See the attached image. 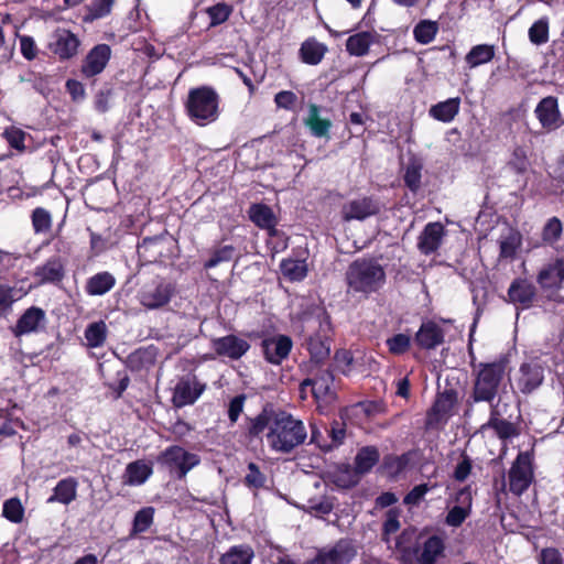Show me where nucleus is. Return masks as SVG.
<instances>
[{"mask_svg": "<svg viewBox=\"0 0 564 564\" xmlns=\"http://www.w3.org/2000/svg\"><path fill=\"white\" fill-rule=\"evenodd\" d=\"M357 555L352 543L341 539L329 549H322L307 564H349Z\"/></svg>", "mask_w": 564, "mask_h": 564, "instance_id": "16", "label": "nucleus"}, {"mask_svg": "<svg viewBox=\"0 0 564 564\" xmlns=\"http://www.w3.org/2000/svg\"><path fill=\"white\" fill-rule=\"evenodd\" d=\"M188 119L199 127L214 123L220 116V96L208 85L191 88L184 101Z\"/></svg>", "mask_w": 564, "mask_h": 564, "instance_id": "4", "label": "nucleus"}, {"mask_svg": "<svg viewBox=\"0 0 564 564\" xmlns=\"http://www.w3.org/2000/svg\"><path fill=\"white\" fill-rule=\"evenodd\" d=\"M45 323V311L39 306H31L18 318L12 332L14 336L20 337L25 334L39 332L40 327L44 326Z\"/></svg>", "mask_w": 564, "mask_h": 564, "instance_id": "27", "label": "nucleus"}, {"mask_svg": "<svg viewBox=\"0 0 564 564\" xmlns=\"http://www.w3.org/2000/svg\"><path fill=\"white\" fill-rule=\"evenodd\" d=\"M246 400L247 395L245 393H240L229 401L227 414L231 425L236 424L240 415L243 413Z\"/></svg>", "mask_w": 564, "mask_h": 564, "instance_id": "62", "label": "nucleus"}, {"mask_svg": "<svg viewBox=\"0 0 564 564\" xmlns=\"http://www.w3.org/2000/svg\"><path fill=\"white\" fill-rule=\"evenodd\" d=\"M509 404L503 402L502 398L497 400V403L489 408V419L482 429H491L495 431L499 440L506 441L519 435V430L516 423L511 422L503 416L507 414Z\"/></svg>", "mask_w": 564, "mask_h": 564, "instance_id": "12", "label": "nucleus"}, {"mask_svg": "<svg viewBox=\"0 0 564 564\" xmlns=\"http://www.w3.org/2000/svg\"><path fill=\"white\" fill-rule=\"evenodd\" d=\"M470 352V367L473 368V382L465 400L464 416L470 417L477 403H486L491 408L501 398L500 389L506 377L510 376V356L500 355L497 359L476 364V357Z\"/></svg>", "mask_w": 564, "mask_h": 564, "instance_id": "1", "label": "nucleus"}, {"mask_svg": "<svg viewBox=\"0 0 564 564\" xmlns=\"http://www.w3.org/2000/svg\"><path fill=\"white\" fill-rule=\"evenodd\" d=\"M31 224L35 235H46L53 226L52 214L44 207H36L31 213Z\"/></svg>", "mask_w": 564, "mask_h": 564, "instance_id": "47", "label": "nucleus"}, {"mask_svg": "<svg viewBox=\"0 0 564 564\" xmlns=\"http://www.w3.org/2000/svg\"><path fill=\"white\" fill-rule=\"evenodd\" d=\"M267 477L260 470L256 463L248 464V474L243 478V484L251 489H260L265 486Z\"/></svg>", "mask_w": 564, "mask_h": 564, "instance_id": "58", "label": "nucleus"}, {"mask_svg": "<svg viewBox=\"0 0 564 564\" xmlns=\"http://www.w3.org/2000/svg\"><path fill=\"white\" fill-rule=\"evenodd\" d=\"M438 32V24L435 21L422 20L413 30L414 39L420 44L431 43Z\"/></svg>", "mask_w": 564, "mask_h": 564, "instance_id": "50", "label": "nucleus"}, {"mask_svg": "<svg viewBox=\"0 0 564 564\" xmlns=\"http://www.w3.org/2000/svg\"><path fill=\"white\" fill-rule=\"evenodd\" d=\"M34 275L40 283H59L65 276V268L59 257H52L42 265L36 267Z\"/></svg>", "mask_w": 564, "mask_h": 564, "instance_id": "32", "label": "nucleus"}, {"mask_svg": "<svg viewBox=\"0 0 564 564\" xmlns=\"http://www.w3.org/2000/svg\"><path fill=\"white\" fill-rule=\"evenodd\" d=\"M544 381V367L536 361H528L520 365L517 377V387L522 394H531L539 389Z\"/></svg>", "mask_w": 564, "mask_h": 564, "instance_id": "20", "label": "nucleus"}, {"mask_svg": "<svg viewBox=\"0 0 564 564\" xmlns=\"http://www.w3.org/2000/svg\"><path fill=\"white\" fill-rule=\"evenodd\" d=\"M458 403V391L454 388L437 392L432 406L427 410L425 416L426 429H438L447 423L454 414V409Z\"/></svg>", "mask_w": 564, "mask_h": 564, "instance_id": "10", "label": "nucleus"}, {"mask_svg": "<svg viewBox=\"0 0 564 564\" xmlns=\"http://www.w3.org/2000/svg\"><path fill=\"white\" fill-rule=\"evenodd\" d=\"M536 560L538 564H564L561 551L553 546L542 549Z\"/></svg>", "mask_w": 564, "mask_h": 564, "instance_id": "64", "label": "nucleus"}, {"mask_svg": "<svg viewBox=\"0 0 564 564\" xmlns=\"http://www.w3.org/2000/svg\"><path fill=\"white\" fill-rule=\"evenodd\" d=\"M422 167V164L417 161H411L405 167L403 174L404 185L413 194H416L421 188Z\"/></svg>", "mask_w": 564, "mask_h": 564, "instance_id": "52", "label": "nucleus"}, {"mask_svg": "<svg viewBox=\"0 0 564 564\" xmlns=\"http://www.w3.org/2000/svg\"><path fill=\"white\" fill-rule=\"evenodd\" d=\"M445 234L446 229L442 223H427L417 238V249L425 256L435 253L442 246Z\"/></svg>", "mask_w": 564, "mask_h": 564, "instance_id": "25", "label": "nucleus"}, {"mask_svg": "<svg viewBox=\"0 0 564 564\" xmlns=\"http://www.w3.org/2000/svg\"><path fill=\"white\" fill-rule=\"evenodd\" d=\"M529 39L535 45L544 44L549 41V21L540 19L535 21L529 29Z\"/></svg>", "mask_w": 564, "mask_h": 564, "instance_id": "56", "label": "nucleus"}, {"mask_svg": "<svg viewBox=\"0 0 564 564\" xmlns=\"http://www.w3.org/2000/svg\"><path fill=\"white\" fill-rule=\"evenodd\" d=\"M155 509L153 507H143L135 512L130 536H135L147 532L154 521Z\"/></svg>", "mask_w": 564, "mask_h": 564, "instance_id": "45", "label": "nucleus"}, {"mask_svg": "<svg viewBox=\"0 0 564 564\" xmlns=\"http://www.w3.org/2000/svg\"><path fill=\"white\" fill-rule=\"evenodd\" d=\"M534 479V452L533 449L520 451L508 470V481H506L505 475L502 476L500 490L506 494L508 485L509 492L521 497L528 491Z\"/></svg>", "mask_w": 564, "mask_h": 564, "instance_id": "6", "label": "nucleus"}, {"mask_svg": "<svg viewBox=\"0 0 564 564\" xmlns=\"http://www.w3.org/2000/svg\"><path fill=\"white\" fill-rule=\"evenodd\" d=\"M326 53L327 46L315 37L306 39L299 50L300 59L307 65H318Z\"/></svg>", "mask_w": 564, "mask_h": 564, "instance_id": "35", "label": "nucleus"}, {"mask_svg": "<svg viewBox=\"0 0 564 564\" xmlns=\"http://www.w3.org/2000/svg\"><path fill=\"white\" fill-rule=\"evenodd\" d=\"M496 50L491 44H477L470 48L465 56V62L469 68H476L482 64L491 62Z\"/></svg>", "mask_w": 564, "mask_h": 564, "instance_id": "39", "label": "nucleus"}, {"mask_svg": "<svg viewBox=\"0 0 564 564\" xmlns=\"http://www.w3.org/2000/svg\"><path fill=\"white\" fill-rule=\"evenodd\" d=\"M380 459V453L376 446L368 445L361 447L354 460V479H349L343 484L344 487H352L357 485L359 477L368 474L373 466L378 464Z\"/></svg>", "mask_w": 564, "mask_h": 564, "instance_id": "24", "label": "nucleus"}, {"mask_svg": "<svg viewBox=\"0 0 564 564\" xmlns=\"http://www.w3.org/2000/svg\"><path fill=\"white\" fill-rule=\"evenodd\" d=\"M459 109L460 98L454 97L431 106L429 115L437 121L448 123L455 119L459 112Z\"/></svg>", "mask_w": 564, "mask_h": 564, "instance_id": "36", "label": "nucleus"}, {"mask_svg": "<svg viewBox=\"0 0 564 564\" xmlns=\"http://www.w3.org/2000/svg\"><path fill=\"white\" fill-rule=\"evenodd\" d=\"M354 364V356L349 349H337L334 354L335 368L344 375H348Z\"/></svg>", "mask_w": 564, "mask_h": 564, "instance_id": "60", "label": "nucleus"}, {"mask_svg": "<svg viewBox=\"0 0 564 564\" xmlns=\"http://www.w3.org/2000/svg\"><path fill=\"white\" fill-rule=\"evenodd\" d=\"M250 220L259 228L265 229L270 237L276 236L278 219L272 208L265 204H252L249 208Z\"/></svg>", "mask_w": 564, "mask_h": 564, "instance_id": "28", "label": "nucleus"}, {"mask_svg": "<svg viewBox=\"0 0 564 564\" xmlns=\"http://www.w3.org/2000/svg\"><path fill=\"white\" fill-rule=\"evenodd\" d=\"M156 463L166 468L171 477L182 480L194 467L199 465L200 457L180 445H171L156 456Z\"/></svg>", "mask_w": 564, "mask_h": 564, "instance_id": "8", "label": "nucleus"}, {"mask_svg": "<svg viewBox=\"0 0 564 564\" xmlns=\"http://www.w3.org/2000/svg\"><path fill=\"white\" fill-rule=\"evenodd\" d=\"M21 299L14 286L0 284V317L6 315L12 307L13 303Z\"/></svg>", "mask_w": 564, "mask_h": 564, "instance_id": "57", "label": "nucleus"}, {"mask_svg": "<svg viewBox=\"0 0 564 564\" xmlns=\"http://www.w3.org/2000/svg\"><path fill=\"white\" fill-rule=\"evenodd\" d=\"M345 281L352 292L370 295L383 288L387 274L378 259L362 257L350 262L345 273Z\"/></svg>", "mask_w": 564, "mask_h": 564, "instance_id": "3", "label": "nucleus"}, {"mask_svg": "<svg viewBox=\"0 0 564 564\" xmlns=\"http://www.w3.org/2000/svg\"><path fill=\"white\" fill-rule=\"evenodd\" d=\"M236 247L232 245L213 248L209 252V258L204 262V269L209 270L216 268L220 263L230 262L236 257Z\"/></svg>", "mask_w": 564, "mask_h": 564, "instance_id": "43", "label": "nucleus"}, {"mask_svg": "<svg viewBox=\"0 0 564 564\" xmlns=\"http://www.w3.org/2000/svg\"><path fill=\"white\" fill-rule=\"evenodd\" d=\"M382 209V204L375 196H362L344 204L341 208V218L344 221L365 220L377 216Z\"/></svg>", "mask_w": 564, "mask_h": 564, "instance_id": "14", "label": "nucleus"}, {"mask_svg": "<svg viewBox=\"0 0 564 564\" xmlns=\"http://www.w3.org/2000/svg\"><path fill=\"white\" fill-rule=\"evenodd\" d=\"M318 112V107L316 105H311L310 115L305 120V124L308 127L314 137H327L332 128V122L329 119L321 118Z\"/></svg>", "mask_w": 564, "mask_h": 564, "instance_id": "42", "label": "nucleus"}, {"mask_svg": "<svg viewBox=\"0 0 564 564\" xmlns=\"http://www.w3.org/2000/svg\"><path fill=\"white\" fill-rule=\"evenodd\" d=\"M107 325L104 321L90 323L85 329V339L89 348L104 346L107 339Z\"/></svg>", "mask_w": 564, "mask_h": 564, "instance_id": "44", "label": "nucleus"}, {"mask_svg": "<svg viewBox=\"0 0 564 564\" xmlns=\"http://www.w3.org/2000/svg\"><path fill=\"white\" fill-rule=\"evenodd\" d=\"M332 441L330 443H326V445H323L322 451L327 453L333 451L335 447H338L343 444L345 436H346V430L344 427V424L335 421L330 429L327 431Z\"/></svg>", "mask_w": 564, "mask_h": 564, "instance_id": "59", "label": "nucleus"}, {"mask_svg": "<svg viewBox=\"0 0 564 564\" xmlns=\"http://www.w3.org/2000/svg\"><path fill=\"white\" fill-rule=\"evenodd\" d=\"M375 36L371 32L362 31L350 35L346 41V51L354 56H365L373 43Z\"/></svg>", "mask_w": 564, "mask_h": 564, "instance_id": "40", "label": "nucleus"}, {"mask_svg": "<svg viewBox=\"0 0 564 564\" xmlns=\"http://www.w3.org/2000/svg\"><path fill=\"white\" fill-rule=\"evenodd\" d=\"M280 271L288 281L300 282L306 278L308 269L305 260L288 258L280 262Z\"/></svg>", "mask_w": 564, "mask_h": 564, "instance_id": "37", "label": "nucleus"}, {"mask_svg": "<svg viewBox=\"0 0 564 564\" xmlns=\"http://www.w3.org/2000/svg\"><path fill=\"white\" fill-rule=\"evenodd\" d=\"M563 235L562 220L553 216L546 220L541 231V239L545 246H554L557 243Z\"/></svg>", "mask_w": 564, "mask_h": 564, "instance_id": "46", "label": "nucleus"}, {"mask_svg": "<svg viewBox=\"0 0 564 564\" xmlns=\"http://www.w3.org/2000/svg\"><path fill=\"white\" fill-rule=\"evenodd\" d=\"M2 516L12 523H20L24 518V508L18 497L3 502Z\"/></svg>", "mask_w": 564, "mask_h": 564, "instance_id": "54", "label": "nucleus"}, {"mask_svg": "<svg viewBox=\"0 0 564 564\" xmlns=\"http://www.w3.org/2000/svg\"><path fill=\"white\" fill-rule=\"evenodd\" d=\"M293 340L289 335L276 334L263 338L260 343L263 359L273 366H280L292 351Z\"/></svg>", "mask_w": 564, "mask_h": 564, "instance_id": "13", "label": "nucleus"}, {"mask_svg": "<svg viewBox=\"0 0 564 564\" xmlns=\"http://www.w3.org/2000/svg\"><path fill=\"white\" fill-rule=\"evenodd\" d=\"M232 11V6L225 2H218L212 7H208L206 9V13L210 20L209 28H215L225 23L230 18Z\"/></svg>", "mask_w": 564, "mask_h": 564, "instance_id": "53", "label": "nucleus"}, {"mask_svg": "<svg viewBox=\"0 0 564 564\" xmlns=\"http://www.w3.org/2000/svg\"><path fill=\"white\" fill-rule=\"evenodd\" d=\"M388 350L393 356H401L411 348V337L406 334H395L386 340Z\"/></svg>", "mask_w": 564, "mask_h": 564, "instance_id": "55", "label": "nucleus"}, {"mask_svg": "<svg viewBox=\"0 0 564 564\" xmlns=\"http://www.w3.org/2000/svg\"><path fill=\"white\" fill-rule=\"evenodd\" d=\"M334 375L329 369H319L314 377L304 379V386L310 390L315 400L330 401L336 393L333 390Z\"/></svg>", "mask_w": 564, "mask_h": 564, "instance_id": "26", "label": "nucleus"}, {"mask_svg": "<svg viewBox=\"0 0 564 564\" xmlns=\"http://www.w3.org/2000/svg\"><path fill=\"white\" fill-rule=\"evenodd\" d=\"M473 470V460L466 452L460 455V460L453 471V479L459 482L465 481Z\"/></svg>", "mask_w": 564, "mask_h": 564, "instance_id": "61", "label": "nucleus"}, {"mask_svg": "<svg viewBox=\"0 0 564 564\" xmlns=\"http://www.w3.org/2000/svg\"><path fill=\"white\" fill-rule=\"evenodd\" d=\"M508 302L517 308L529 310L536 299V288L525 278L514 279L507 292Z\"/></svg>", "mask_w": 564, "mask_h": 564, "instance_id": "21", "label": "nucleus"}, {"mask_svg": "<svg viewBox=\"0 0 564 564\" xmlns=\"http://www.w3.org/2000/svg\"><path fill=\"white\" fill-rule=\"evenodd\" d=\"M78 481L75 477L69 476L61 479L53 488L52 495L47 498L46 502L62 503L68 506L77 497Z\"/></svg>", "mask_w": 564, "mask_h": 564, "instance_id": "30", "label": "nucleus"}, {"mask_svg": "<svg viewBox=\"0 0 564 564\" xmlns=\"http://www.w3.org/2000/svg\"><path fill=\"white\" fill-rule=\"evenodd\" d=\"M278 411L265 405L257 415L246 416L243 425L245 437L252 442L262 440L265 431H270Z\"/></svg>", "mask_w": 564, "mask_h": 564, "instance_id": "22", "label": "nucleus"}, {"mask_svg": "<svg viewBox=\"0 0 564 564\" xmlns=\"http://www.w3.org/2000/svg\"><path fill=\"white\" fill-rule=\"evenodd\" d=\"M507 167L517 175H525L529 167L530 161L527 151L523 147L517 145L507 162Z\"/></svg>", "mask_w": 564, "mask_h": 564, "instance_id": "49", "label": "nucleus"}, {"mask_svg": "<svg viewBox=\"0 0 564 564\" xmlns=\"http://www.w3.org/2000/svg\"><path fill=\"white\" fill-rule=\"evenodd\" d=\"M414 343L420 349L434 350L445 343V332L435 321L426 319L415 333Z\"/></svg>", "mask_w": 564, "mask_h": 564, "instance_id": "23", "label": "nucleus"}, {"mask_svg": "<svg viewBox=\"0 0 564 564\" xmlns=\"http://www.w3.org/2000/svg\"><path fill=\"white\" fill-rule=\"evenodd\" d=\"M156 356L158 349L154 346L140 347L127 356L126 366L132 372H139L154 366Z\"/></svg>", "mask_w": 564, "mask_h": 564, "instance_id": "31", "label": "nucleus"}, {"mask_svg": "<svg viewBox=\"0 0 564 564\" xmlns=\"http://www.w3.org/2000/svg\"><path fill=\"white\" fill-rule=\"evenodd\" d=\"M198 382L195 387L188 379H181L173 391L172 403L175 408H183L193 404L204 391V387H198Z\"/></svg>", "mask_w": 564, "mask_h": 564, "instance_id": "29", "label": "nucleus"}, {"mask_svg": "<svg viewBox=\"0 0 564 564\" xmlns=\"http://www.w3.org/2000/svg\"><path fill=\"white\" fill-rule=\"evenodd\" d=\"M153 474L152 466L143 460L129 463L126 467V484L135 486L144 484Z\"/></svg>", "mask_w": 564, "mask_h": 564, "instance_id": "41", "label": "nucleus"}, {"mask_svg": "<svg viewBox=\"0 0 564 564\" xmlns=\"http://www.w3.org/2000/svg\"><path fill=\"white\" fill-rule=\"evenodd\" d=\"M210 346L217 356L231 360H239L250 349V344L246 339L234 334L212 338Z\"/></svg>", "mask_w": 564, "mask_h": 564, "instance_id": "19", "label": "nucleus"}, {"mask_svg": "<svg viewBox=\"0 0 564 564\" xmlns=\"http://www.w3.org/2000/svg\"><path fill=\"white\" fill-rule=\"evenodd\" d=\"M176 292L175 284L164 278H156L145 284L140 293V304L148 310H158L167 305Z\"/></svg>", "mask_w": 564, "mask_h": 564, "instance_id": "11", "label": "nucleus"}, {"mask_svg": "<svg viewBox=\"0 0 564 564\" xmlns=\"http://www.w3.org/2000/svg\"><path fill=\"white\" fill-rule=\"evenodd\" d=\"M536 283L547 302L564 303L560 291L564 286V254L544 264L536 274Z\"/></svg>", "mask_w": 564, "mask_h": 564, "instance_id": "7", "label": "nucleus"}, {"mask_svg": "<svg viewBox=\"0 0 564 564\" xmlns=\"http://www.w3.org/2000/svg\"><path fill=\"white\" fill-rule=\"evenodd\" d=\"M304 323H316L318 329L311 334L305 340V347L311 359L316 364L323 362L330 354L332 321L325 306L313 304L308 306L301 317Z\"/></svg>", "mask_w": 564, "mask_h": 564, "instance_id": "5", "label": "nucleus"}, {"mask_svg": "<svg viewBox=\"0 0 564 564\" xmlns=\"http://www.w3.org/2000/svg\"><path fill=\"white\" fill-rule=\"evenodd\" d=\"M80 40L69 30L57 29L48 50L58 57L61 62L69 61L78 54Z\"/></svg>", "mask_w": 564, "mask_h": 564, "instance_id": "18", "label": "nucleus"}, {"mask_svg": "<svg viewBox=\"0 0 564 564\" xmlns=\"http://www.w3.org/2000/svg\"><path fill=\"white\" fill-rule=\"evenodd\" d=\"M116 0H90L82 8V21L93 23L111 14Z\"/></svg>", "mask_w": 564, "mask_h": 564, "instance_id": "34", "label": "nucleus"}, {"mask_svg": "<svg viewBox=\"0 0 564 564\" xmlns=\"http://www.w3.org/2000/svg\"><path fill=\"white\" fill-rule=\"evenodd\" d=\"M25 132L19 128L11 127L4 130L3 137L12 149L23 152L25 150Z\"/></svg>", "mask_w": 564, "mask_h": 564, "instance_id": "63", "label": "nucleus"}, {"mask_svg": "<svg viewBox=\"0 0 564 564\" xmlns=\"http://www.w3.org/2000/svg\"><path fill=\"white\" fill-rule=\"evenodd\" d=\"M162 238L160 236L154 237H144L142 241L138 245V253L141 258L145 259L148 262H155L160 259L163 253L161 250L155 251L154 248L159 246Z\"/></svg>", "mask_w": 564, "mask_h": 564, "instance_id": "51", "label": "nucleus"}, {"mask_svg": "<svg viewBox=\"0 0 564 564\" xmlns=\"http://www.w3.org/2000/svg\"><path fill=\"white\" fill-rule=\"evenodd\" d=\"M265 437L271 451L291 454L305 443L307 431L302 420L294 417L286 411L279 410Z\"/></svg>", "mask_w": 564, "mask_h": 564, "instance_id": "2", "label": "nucleus"}, {"mask_svg": "<svg viewBox=\"0 0 564 564\" xmlns=\"http://www.w3.org/2000/svg\"><path fill=\"white\" fill-rule=\"evenodd\" d=\"M411 460V452L402 455L388 454L383 457L382 468L392 477L400 475L409 466Z\"/></svg>", "mask_w": 564, "mask_h": 564, "instance_id": "48", "label": "nucleus"}, {"mask_svg": "<svg viewBox=\"0 0 564 564\" xmlns=\"http://www.w3.org/2000/svg\"><path fill=\"white\" fill-rule=\"evenodd\" d=\"M254 557L252 547L248 544L231 546L219 558V564H251Z\"/></svg>", "mask_w": 564, "mask_h": 564, "instance_id": "38", "label": "nucleus"}, {"mask_svg": "<svg viewBox=\"0 0 564 564\" xmlns=\"http://www.w3.org/2000/svg\"><path fill=\"white\" fill-rule=\"evenodd\" d=\"M405 533H402L397 541V547L403 557H413L417 564H436L437 558L443 555L445 550L444 539L440 535L427 536L423 542L416 541L413 546H402V540Z\"/></svg>", "mask_w": 564, "mask_h": 564, "instance_id": "9", "label": "nucleus"}, {"mask_svg": "<svg viewBox=\"0 0 564 564\" xmlns=\"http://www.w3.org/2000/svg\"><path fill=\"white\" fill-rule=\"evenodd\" d=\"M116 285V278L109 271H101L86 280L85 292L90 296H102Z\"/></svg>", "mask_w": 564, "mask_h": 564, "instance_id": "33", "label": "nucleus"}, {"mask_svg": "<svg viewBox=\"0 0 564 564\" xmlns=\"http://www.w3.org/2000/svg\"><path fill=\"white\" fill-rule=\"evenodd\" d=\"M111 47L108 44L100 43L91 47L80 65L83 78L89 79L101 74L111 58Z\"/></svg>", "mask_w": 564, "mask_h": 564, "instance_id": "15", "label": "nucleus"}, {"mask_svg": "<svg viewBox=\"0 0 564 564\" xmlns=\"http://www.w3.org/2000/svg\"><path fill=\"white\" fill-rule=\"evenodd\" d=\"M534 115L541 127L547 132L554 131L564 124L558 99L555 96L542 98L534 109Z\"/></svg>", "mask_w": 564, "mask_h": 564, "instance_id": "17", "label": "nucleus"}]
</instances>
